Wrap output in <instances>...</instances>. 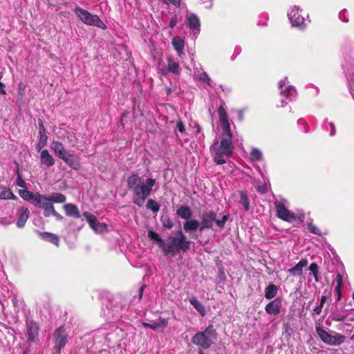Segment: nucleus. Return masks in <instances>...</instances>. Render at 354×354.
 I'll use <instances>...</instances> for the list:
<instances>
[{"mask_svg":"<svg viewBox=\"0 0 354 354\" xmlns=\"http://www.w3.org/2000/svg\"><path fill=\"white\" fill-rule=\"evenodd\" d=\"M127 183L128 189L133 192V202L142 207L156 181L153 178H147L145 181L138 174H133L128 178Z\"/></svg>","mask_w":354,"mask_h":354,"instance_id":"1","label":"nucleus"},{"mask_svg":"<svg viewBox=\"0 0 354 354\" xmlns=\"http://www.w3.org/2000/svg\"><path fill=\"white\" fill-rule=\"evenodd\" d=\"M232 137L230 129L223 131L221 142L219 143L218 140H215L211 146L210 151L216 164H224L226 162L224 158L232 153L234 146L232 143Z\"/></svg>","mask_w":354,"mask_h":354,"instance_id":"2","label":"nucleus"},{"mask_svg":"<svg viewBox=\"0 0 354 354\" xmlns=\"http://www.w3.org/2000/svg\"><path fill=\"white\" fill-rule=\"evenodd\" d=\"M190 245L191 241L187 239L182 231H178L173 236H170L160 246L166 254H171L174 256L180 250L184 252L188 250L190 248Z\"/></svg>","mask_w":354,"mask_h":354,"instance_id":"3","label":"nucleus"},{"mask_svg":"<svg viewBox=\"0 0 354 354\" xmlns=\"http://www.w3.org/2000/svg\"><path fill=\"white\" fill-rule=\"evenodd\" d=\"M216 338V332L212 325H209L204 331L199 332L192 337V342L203 348H208Z\"/></svg>","mask_w":354,"mask_h":354,"instance_id":"4","label":"nucleus"},{"mask_svg":"<svg viewBox=\"0 0 354 354\" xmlns=\"http://www.w3.org/2000/svg\"><path fill=\"white\" fill-rule=\"evenodd\" d=\"M315 330L322 341L330 346H339L346 339L344 335L334 331L328 333L321 326H316Z\"/></svg>","mask_w":354,"mask_h":354,"instance_id":"5","label":"nucleus"},{"mask_svg":"<svg viewBox=\"0 0 354 354\" xmlns=\"http://www.w3.org/2000/svg\"><path fill=\"white\" fill-rule=\"evenodd\" d=\"M74 12L82 23L88 26H97L102 30L106 28V26L97 15H92L87 10L79 7L75 8Z\"/></svg>","mask_w":354,"mask_h":354,"instance_id":"6","label":"nucleus"},{"mask_svg":"<svg viewBox=\"0 0 354 354\" xmlns=\"http://www.w3.org/2000/svg\"><path fill=\"white\" fill-rule=\"evenodd\" d=\"M228 216L225 215L222 219L216 220V213L209 211L202 214L201 216V223L200 226V231H203L205 228H211L213 225L214 222H216V225L219 227H223Z\"/></svg>","mask_w":354,"mask_h":354,"instance_id":"7","label":"nucleus"},{"mask_svg":"<svg viewBox=\"0 0 354 354\" xmlns=\"http://www.w3.org/2000/svg\"><path fill=\"white\" fill-rule=\"evenodd\" d=\"M83 216L88 223L90 227L96 233L102 234L107 231V226L106 224L100 223L97 218L89 212H84Z\"/></svg>","mask_w":354,"mask_h":354,"instance_id":"8","label":"nucleus"},{"mask_svg":"<svg viewBox=\"0 0 354 354\" xmlns=\"http://www.w3.org/2000/svg\"><path fill=\"white\" fill-rule=\"evenodd\" d=\"M67 342V335L63 328H59L55 332L54 342L55 349L59 353L61 349L66 345Z\"/></svg>","mask_w":354,"mask_h":354,"instance_id":"9","label":"nucleus"},{"mask_svg":"<svg viewBox=\"0 0 354 354\" xmlns=\"http://www.w3.org/2000/svg\"><path fill=\"white\" fill-rule=\"evenodd\" d=\"M35 201V206L44 209V214L48 217L55 213V208L53 204L48 201L46 195H41L39 201Z\"/></svg>","mask_w":354,"mask_h":354,"instance_id":"10","label":"nucleus"},{"mask_svg":"<svg viewBox=\"0 0 354 354\" xmlns=\"http://www.w3.org/2000/svg\"><path fill=\"white\" fill-rule=\"evenodd\" d=\"M279 86L281 95L285 96L290 100L295 97L296 90L292 86L288 85L287 78L280 81L279 83Z\"/></svg>","mask_w":354,"mask_h":354,"instance_id":"11","label":"nucleus"},{"mask_svg":"<svg viewBox=\"0 0 354 354\" xmlns=\"http://www.w3.org/2000/svg\"><path fill=\"white\" fill-rule=\"evenodd\" d=\"M299 10L297 6H294L288 13V16L293 26L301 27L304 24L305 19L299 14Z\"/></svg>","mask_w":354,"mask_h":354,"instance_id":"12","label":"nucleus"},{"mask_svg":"<svg viewBox=\"0 0 354 354\" xmlns=\"http://www.w3.org/2000/svg\"><path fill=\"white\" fill-rule=\"evenodd\" d=\"M277 214L279 218L286 221H292L295 218L294 214L291 213L283 204L275 203Z\"/></svg>","mask_w":354,"mask_h":354,"instance_id":"13","label":"nucleus"},{"mask_svg":"<svg viewBox=\"0 0 354 354\" xmlns=\"http://www.w3.org/2000/svg\"><path fill=\"white\" fill-rule=\"evenodd\" d=\"M186 19L189 28L193 31L194 35H198L201 27L199 18L195 14L189 13L187 15Z\"/></svg>","mask_w":354,"mask_h":354,"instance_id":"14","label":"nucleus"},{"mask_svg":"<svg viewBox=\"0 0 354 354\" xmlns=\"http://www.w3.org/2000/svg\"><path fill=\"white\" fill-rule=\"evenodd\" d=\"M19 194L21 198H23L24 200L30 201L33 205L35 206V201H39L40 197L41 196V194H33L31 192H29L26 189H20L19 191Z\"/></svg>","mask_w":354,"mask_h":354,"instance_id":"15","label":"nucleus"},{"mask_svg":"<svg viewBox=\"0 0 354 354\" xmlns=\"http://www.w3.org/2000/svg\"><path fill=\"white\" fill-rule=\"evenodd\" d=\"M62 160H63L66 165L73 169L77 170L80 168V163L78 159L73 154L68 152L62 157Z\"/></svg>","mask_w":354,"mask_h":354,"instance_id":"16","label":"nucleus"},{"mask_svg":"<svg viewBox=\"0 0 354 354\" xmlns=\"http://www.w3.org/2000/svg\"><path fill=\"white\" fill-rule=\"evenodd\" d=\"M19 218L17 222V226L19 228L23 227L29 218L30 212L28 208L20 207L17 213Z\"/></svg>","mask_w":354,"mask_h":354,"instance_id":"17","label":"nucleus"},{"mask_svg":"<svg viewBox=\"0 0 354 354\" xmlns=\"http://www.w3.org/2000/svg\"><path fill=\"white\" fill-rule=\"evenodd\" d=\"M222 131L230 129L227 114L223 106H220L218 110Z\"/></svg>","mask_w":354,"mask_h":354,"instance_id":"18","label":"nucleus"},{"mask_svg":"<svg viewBox=\"0 0 354 354\" xmlns=\"http://www.w3.org/2000/svg\"><path fill=\"white\" fill-rule=\"evenodd\" d=\"M50 148L53 150L55 155L60 159H62V157L68 153L64 145L58 141H53L50 144Z\"/></svg>","mask_w":354,"mask_h":354,"instance_id":"19","label":"nucleus"},{"mask_svg":"<svg viewBox=\"0 0 354 354\" xmlns=\"http://www.w3.org/2000/svg\"><path fill=\"white\" fill-rule=\"evenodd\" d=\"M40 161L42 165H45L47 167H51L55 162L54 158L47 149L41 151Z\"/></svg>","mask_w":354,"mask_h":354,"instance_id":"20","label":"nucleus"},{"mask_svg":"<svg viewBox=\"0 0 354 354\" xmlns=\"http://www.w3.org/2000/svg\"><path fill=\"white\" fill-rule=\"evenodd\" d=\"M265 310L267 313L277 315L280 313V301L278 299H274L268 303Z\"/></svg>","mask_w":354,"mask_h":354,"instance_id":"21","label":"nucleus"},{"mask_svg":"<svg viewBox=\"0 0 354 354\" xmlns=\"http://www.w3.org/2000/svg\"><path fill=\"white\" fill-rule=\"evenodd\" d=\"M39 141L37 146V149L38 151H41L43 147H44L47 144L48 137L46 134V130L42 122L39 123Z\"/></svg>","mask_w":354,"mask_h":354,"instance_id":"22","label":"nucleus"},{"mask_svg":"<svg viewBox=\"0 0 354 354\" xmlns=\"http://www.w3.org/2000/svg\"><path fill=\"white\" fill-rule=\"evenodd\" d=\"M308 265V260L302 259L295 267L290 269L288 272L294 276H301L302 274L303 268Z\"/></svg>","mask_w":354,"mask_h":354,"instance_id":"23","label":"nucleus"},{"mask_svg":"<svg viewBox=\"0 0 354 354\" xmlns=\"http://www.w3.org/2000/svg\"><path fill=\"white\" fill-rule=\"evenodd\" d=\"M63 207L67 216L75 218H79L80 216V211L75 205L67 203L64 205Z\"/></svg>","mask_w":354,"mask_h":354,"instance_id":"24","label":"nucleus"},{"mask_svg":"<svg viewBox=\"0 0 354 354\" xmlns=\"http://www.w3.org/2000/svg\"><path fill=\"white\" fill-rule=\"evenodd\" d=\"M201 223L196 219H188L183 225L184 230L187 232H192L198 229L200 230Z\"/></svg>","mask_w":354,"mask_h":354,"instance_id":"25","label":"nucleus"},{"mask_svg":"<svg viewBox=\"0 0 354 354\" xmlns=\"http://www.w3.org/2000/svg\"><path fill=\"white\" fill-rule=\"evenodd\" d=\"M167 321L165 319L160 318L153 324L143 323L142 325L145 327H149L151 329L156 330L160 328H164L167 325Z\"/></svg>","mask_w":354,"mask_h":354,"instance_id":"26","label":"nucleus"},{"mask_svg":"<svg viewBox=\"0 0 354 354\" xmlns=\"http://www.w3.org/2000/svg\"><path fill=\"white\" fill-rule=\"evenodd\" d=\"M38 326L33 322H30L28 324V339L30 341H35L38 335Z\"/></svg>","mask_w":354,"mask_h":354,"instance_id":"27","label":"nucleus"},{"mask_svg":"<svg viewBox=\"0 0 354 354\" xmlns=\"http://www.w3.org/2000/svg\"><path fill=\"white\" fill-rule=\"evenodd\" d=\"M176 214L180 218L187 221L192 217V212L189 207L181 206L178 210Z\"/></svg>","mask_w":354,"mask_h":354,"instance_id":"28","label":"nucleus"},{"mask_svg":"<svg viewBox=\"0 0 354 354\" xmlns=\"http://www.w3.org/2000/svg\"><path fill=\"white\" fill-rule=\"evenodd\" d=\"M172 44L174 49L177 51L179 55H181L183 53L184 50V41L180 37H174L172 39Z\"/></svg>","mask_w":354,"mask_h":354,"instance_id":"29","label":"nucleus"},{"mask_svg":"<svg viewBox=\"0 0 354 354\" xmlns=\"http://www.w3.org/2000/svg\"><path fill=\"white\" fill-rule=\"evenodd\" d=\"M39 236L43 239L48 241L56 245H59V237L54 234L50 232H39Z\"/></svg>","mask_w":354,"mask_h":354,"instance_id":"30","label":"nucleus"},{"mask_svg":"<svg viewBox=\"0 0 354 354\" xmlns=\"http://www.w3.org/2000/svg\"><path fill=\"white\" fill-rule=\"evenodd\" d=\"M189 302L202 316L206 314L204 306L197 299L192 297L189 299Z\"/></svg>","mask_w":354,"mask_h":354,"instance_id":"31","label":"nucleus"},{"mask_svg":"<svg viewBox=\"0 0 354 354\" xmlns=\"http://www.w3.org/2000/svg\"><path fill=\"white\" fill-rule=\"evenodd\" d=\"M277 293V288L274 284L269 285L266 289H265V297L270 299L274 298Z\"/></svg>","mask_w":354,"mask_h":354,"instance_id":"32","label":"nucleus"},{"mask_svg":"<svg viewBox=\"0 0 354 354\" xmlns=\"http://www.w3.org/2000/svg\"><path fill=\"white\" fill-rule=\"evenodd\" d=\"M0 198L1 199H15V195L8 189L4 187H0Z\"/></svg>","mask_w":354,"mask_h":354,"instance_id":"33","label":"nucleus"},{"mask_svg":"<svg viewBox=\"0 0 354 354\" xmlns=\"http://www.w3.org/2000/svg\"><path fill=\"white\" fill-rule=\"evenodd\" d=\"M47 198L50 203H64L66 201L65 196L60 193L53 194L50 196H47Z\"/></svg>","mask_w":354,"mask_h":354,"instance_id":"34","label":"nucleus"},{"mask_svg":"<svg viewBox=\"0 0 354 354\" xmlns=\"http://www.w3.org/2000/svg\"><path fill=\"white\" fill-rule=\"evenodd\" d=\"M168 71L174 74H179L180 71L179 64L173 62L171 59H168Z\"/></svg>","mask_w":354,"mask_h":354,"instance_id":"35","label":"nucleus"},{"mask_svg":"<svg viewBox=\"0 0 354 354\" xmlns=\"http://www.w3.org/2000/svg\"><path fill=\"white\" fill-rule=\"evenodd\" d=\"M337 286L335 288V292L337 295V300L341 299V288L342 286V278L340 274H338L336 277Z\"/></svg>","mask_w":354,"mask_h":354,"instance_id":"36","label":"nucleus"},{"mask_svg":"<svg viewBox=\"0 0 354 354\" xmlns=\"http://www.w3.org/2000/svg\"><path fill=\"white\" fill-rule=\"evenodd\" d=\"M241 200L240 203L243 206L245 211H248L250 208V202L248 196L243 192H241Z\"/></svg>","mask_w":354,"mask_h":354,"instance_id":"37","label":"nucleus"},{"mask_svg":"<svg viewBox=\"0 0 354 354\" xmlns=\"http://www.w3.org/2000/svg\"><path fill=\"white\" fill-rule=\"evenodd\" d=\"M147 207L155 212L159 210V205L153 199H149L147 201Z\"/></svg>","mask_w":354,"mask_h":354,"instance_id":"38","label":"nucleus"},{"mask_svg":"<svg viewBox=\"0 0 354 354\" xmlns=\"http://www.w3.org/2000/svg\"><path fill=\"white\" fill-rule=\"evenodd\" d=\"M250 156H251V158L253 160H259L261 159V157H262L261 152L257 149H253L252 150V151L250 153Z\"/></svg>","mask_w":354,"mask_h":354,"instance_id":"39","label":"nucleus"},{"mask_svg":"<svg viewBox=\"0 0 354 354\" xmlns=\"http://www.w3.org/2000/svg\"><path fill=\"white\" fill-rule=\"evenodd\" d=\"M148 236L150 239L156 241L157 242L160 243V245H162V243L165 242L162 241V240L160 238L159 235L157 233L153 231H149Z\"/></svg>","mask_w":354,"mask_h":354,"instance_id":"40","label":"nucleus"},{"mask_svg":"<svg viewBox=\"0 0 354 354\" xmlns=\"http://www.w3.org/2000/svg\"><path fill=\"white\" fill-rule=\"evenodd\" d=\"M67 140H68V144H70L71 146H72V147L76 146V145L77 143V139L73 133L68 134V136H67Z\"/></svg>","mask_w":354,"mask_h":354,"instance_id":"41","label":"nucleus"},{"mask_svg":"<svg viewBox=\"0 0 354 354\" xmlns=\"http://www.w3.org/2000/svg\"><path fill=\"white\" fill-rule=\"evenodd\" d=\"M198 79L207 83V85H211V79L206 73H202L198 75Z\"/></svg>","mask_w":354,"mask_h":354,"instance_id":"42","label":"nucleus"},{"mask_svg":"<svg viewBox=\"0 0 354 354\" xmlns=\"http://www.w3.org/2000/svg\"><path fill=\"white\" fill-rule=\"evenodd\" d=\"M308 228L310 232H312L315 234H318V235L321 234L320 230L315 225H314L312 223H308Z\"/></svg>","mask_w":354,"mask_h":354,"instance_id":"43","label":"nucleus"},{"mask_svg":"<svg viewBox=\"0 0 354 354\" xmlns=\"http://www.w3.org/2000/svg\"><path fill=\"white\" fill-rule=\"evenodd\" d=\"M346 315H345L334 314L332 317V319L336 322H342L346 319Z\"/></svg>","mask_w":354,"mask_h":354,"instance_id":"44","label":"nucleus"},{"mask_svg":"<svg viewBox=\"0 0 354 354\" xmlns=\"http://www.w3.org/2000/svg\"><path fill=\"white\" fill-rule=\"evenodd\" d=\"M309 270L313 272V275L318 274L319 268L316 263H311L309 266Z\"/></svg>","mask_w":354,"mask_h":354,"instance_id":"45","label":"nucleus"},{"mask_svg":"<svg viewBox=\"0 0 354 354\" xmlns=\"http://www.w3.org/2000/svg\"><path fill=\"white\" fill-rule=\"evenodd\" d=\"M176 129L181 133H184L185 132V125L181 121H178L177 122Z\"/></svg>","mask_w":354,"mask_h":354,"instance_id":"46","label":"nucleus"},{"mask_svg":"<svg viewBox=\"0 0 354 354\" xmlns=\"http://www.w3.org/2000/svg\"><path fill=\"white\" fill-rule=\"evenodd\" d=\"M25 85L22 83V82H20L18 85V91H19V95L20 96H23L24 94V92H25Z\"/></svg>","mask_w":354,"mask_h":354,"instance_id":"47","label":"nucleus"},{"mask_svg":"<svg viewBox=\"0 0 354 354\" xmlns=\"http://www.w3.org/2000/svg\"><path fill=\"white\" fill-rule=\"evenodd\" d=\"M322 304H319L317 306L315 307L313 310V314L320 315L323 308Z\"/></svg>","mask_w":354,"mask_h":354,"instance_id":"48","label":"nucleus"},{"mask_svg":"<svg viewBox=\"0 0 354 354\" xmlns=\"http://www.w3.org/2000/svg\"><path fill=\"white\" fill-rule=\"evenodd\" d=\"M16 183H17V185L20 187H23V188L26 187V184L25 181L20 176H18Z\"/></svg>","mask_w":354,"mask_h":354,"instance_id":"49","label":"nucleus"},{"mask_svg":"<svg viewBox=\"0 0 354 354\" xmlns=\"http://www.w3.org/2000/svg\"><path fill=\"white\" fill-rule=\"evenodd\" d=\"M257 190L261 194H264L267 192V187L265 185H263L261 186H258L257 187Z\"/></svg>","mask_w":354,"mask_h":354,"instance_id":"50","label":"nucleus"},{"mask_svg":"<svg viewBox=\"0 0 354 354\" xmlns=\"http://www.w3.org/2000/svg\"><path fill=\"white\" fill-rule=\"evenodd\" d=\"M164 226L168 229H171L173 227V223L170 220H167L164 222Z\"/></svg>","mask_w":354,"mask_h":354,"instance_id":"51","label":"nucleus"},{"mask_svg":"<svg viewBox=\"0 0 354 354\" xmlns=\"http://www.w3.org/2000/svg\"><path fill=\"white\" fill-rule=\"evenodd\" d=\"M177 23V19L176 17H173L171 21H170V23H169V27L170 28H174L176 24Z\"/></svg>","mask_w":354,"mask_h":354,"instance_id":"52","label":"nucleus"},{"mask_svg":"<svg viewBox=\"0 0 354 354\" xmlns=\"http://www.w3.org/2000/svg\"><path fill=\"white\" fill-rule=\"evenodd\" d=\"M175 6H179L180 4V0H167Z\"/></svg>","mask_w":354,"mask_h":354,"instance_id":"53","label":"nucleus"},{"mask_svg":"<svg viewBox=\"0 0 354 354\" xmlns=\"http://www.w3.org/2000/svg\"><path fill=\"white\" fill-rule=\"evenodd\" d=\"M52 215L56 217V218L59 221H62L63 219V216L58 214L56 211H55V213H53Z\"/></svg>","mask_w":354,"mask_h":354,"instance_id":"54","label":"nucleus"},{"mask_svg":"<svg viewBox=\"0 0 354 354\" xmlns=\"http://www.w3.org/2000/svg\"><path fill=\"white\" fill-rule=\"evenodd\" d=\"M329 125H330V127L331 128L330 134V136H334L335 133V126L332 123H330Z\"/></svg>","mask_w":354,"mask_h":354,"instance_id":"55","label":"nucleus"},{"mask_svg":"<svg viewBox=\"0 0 354 354\" xmlns=\"http://www.w3.org/2000/svg\"><path fill=\"white\" fill-rule=\"evenodd\" d=\"M326 296H324V295H323V296H322V297H321L320 303H319V304H322V305L324 306V303L326 302Z\"/></svg>","mask_w":354,"mask_h":354,"instance_id":"56","label":"nucleus"},{"mask_svg":"<svg viewBox=\"0 0 354 354\" xmlns=\"http://www.w3.org/2000/svg\"><path fill=\"white\" fill-rule=\"evenodd\" d=\"M4 84L2 83V86H0V93L1 94H6V91L4 90Z\"/></svg>","mask_w":354,"mask_h":354,"instance_id":"57","label":"nucleus"},{"mask_svg":"<svg viewBox=\"0 0 354 354\" xmlns=\"http://www.w3.org/2000/svg\"><path fill=\"white\" fill-rule=\"evenodd\" d=\"M284 327H285V330H286V332L287 333L289 330H290V326L288 325V324H286L284 325Z\"/></svg>","mask_w":354,"mask_h":354,"instance_id":"58","label":"nucleus"},{"mask_svg":"<svg viewBox=\"0 0 354 354\" xmlns=\"http://www.w3.org/2000/svg\"><path fill=\"white\" fill-rule=\"evenodd\" d=\"M239 116L240 120H243V112L241 111H240L239 112Z\"/></svg>","mask_w":354,"mask_h":354,"instance_id":"59","label":"nucleus"},{"mask_svg":"<svg viewBox=\"0 0 354 354\" xmlns=\"http://www.w3.org/2000/svg\"><path fill=\"white\" fill-rule=\"evenodd\" d=\"M142 290H143V287H142V288L140 289V299H141V297H142Z\"/></svg>","mask_w":354,"mask_h":354,"instance_id":"60","label":"nucleus"},{"mask_svg":"<svg viewBox=\"0 0 354 354\" xmlns=\"http://www.w3.org/2000/svg\"><path fill=\"white\" fill-rule=\"evenodd\" d=\"M3 77V73L2 72H0V80L2 79ZM0 86H2V82L0 81Z\"/></svg>","mask_w":354,"mask_h":354,"instance_id":"61","label":"nucleus"},{"mask_svg":"<svg viewBox=\"0 0 354 354\" xmlns=\"http://www.w3.org/2000/svg\"><path fill=\"white\" fill-rule=\"evenodd\" d=\"M314 278H315V281L317 282L319 281L318 274L314 275Z\"/></svg>","mask_w":354,"mask_h":354,"instance_id":"62","label":"nucleus"},{"mask_svg":"<svg viewBox=\"0 0 354 354\" xmlns=\"http://www.w3.org/2000/svg\"><path fill=\"white\" fill-rule=\"evenodd\" d=\"M210 1H212V0H209ZM212 7V3L210 2L209 5L207 6L208 8H211Z\"/></svg>","mask_w":354,"mask_h":354,"instance_id":"63","label":"nucleus"},{"mask_svg":"<svg viewBox=\"0 0 354 354\" xmlns=\"http://www.w3.org/2000/svg\"><path fill=\"white\" fill-rule=\"evenodd\" d=\"M196 128H197V132L199 133L201 131V127L198 125H197Z\"/></svg>","mask_w":354,"mask_h":354,"instance_id":"64","label":"nucleus"}]
</instances>
